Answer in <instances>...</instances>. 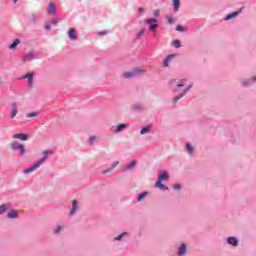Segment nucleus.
<instances>
[{
    "label": "nucleus",
    "mask_w": 256,
    "mask_h": 256,
    "mask_svg": "<svg viewBox=\"0 0 256 256\" xmlns=\"http://www.w3.org/2000/svg\"><path fill=\"white\" fill-rule=\"evenodd\" d=\"M39 167H41L39 162H36L32 166H30L29 168L25 169L23 171V173H24V175H29V173H33V172L37 171V169H39Z\"/></svg>",
    "instance_id": "15"
},
{
    "label": "nucleus",
    "mask_w": 256,
    "mask_h": 256,
    "mask_svg": "<svg viewBox=\"0 0 256 256\" xmlns=\"http://www.w3.org/2000/svg\"><path fill=\"white\" fill-rule=\"evenodd\" d=\"M146 32H147V29L142 28V29L136 34V39H137V40L141 39V37H143V35H145Z\"/></svg>",
    "instance_id": "33"
},
{
    "label": "nucleus",
    "mask_w": 256,
    "mask_h": 256,
    "mask_svg": "<svg viewBox=\"0 0 256 256\" xmlns=\"http://www.w3.org/2000/svg\"><path fill=\"white\" fill-rule=\"evenodd\" d=\"M240 85L242 87H249V85H251V78L250 79H244L240 82Z\"/></svg>",
    "instance_id": "34"
},
{
    "label": "nucleus",
    "mask_w": 256,
    "mask_h": 256,
    "mask_svg": "<svg viewBox=\"0 0 256 256\" xmlns=\"http://www.w3.org/2000/svg\"><path fill=\"white\" fill-rule=\"evenodd\" d=\"M250 81H251V83H252V82L255 83V82H256V75H253V76L250 78Z\"/></svg>",
    "instance_id": "48"
},
{
    "label": "nucleus",
    "mask_w": 256,
    "mask_h": 256,
    "mask_svg": "<svg viewBox=\"0 0 256 256\" xmlns=\"http://www.w3.org/2000/svg\"><path fill=\"white\" fill-rule=\"evenodd\" d=\"M185 151L188 155H195V148L193 147V145L191 144V142H187L186 143V148Z\"/></svg>",
    "instance_id": "22"
},
{
    "label": "nucleus",
    "mask_w": 256,
    "mask_h": 256,
    "mask_svg": "<svg viewBox=\"0 0 256 256\" xmlns=\"http://www.w3.org/2000/svg\"><path fill=\"white\" fill-rule=\"evenodd\" d=\"M174 191H181V189H183V186H181V184H175L173 186Z\"/></svg>",
    "instance_id": "42"
},
{
    "label": "nucleus",
    "mask_w": 256,
    "mask_h": 256,
    "mask_svg": "<svg viewBox=\"0 0 256 256\" xmlns=\"http://www.w3.org/2000/svg\"><path fill=\"white\" fill-rule=\"evenodd\" d=\"M97 35L99 37H104V35H107V31H99V32H97Z\"/></svg>",
    "instance_id": "46"
},
{
    "label": "nucleus",
    "mask_w": 256,
    "mask_h": 256,
    "mask_svg": "<svg viewBox=\"0 0 256 256\" xmlns=\"http://www.w3.org/2000/svg\"><path fill=\"white\" fill-rule=\"evenodd\" d=\"M166 21L169 23V25H174V23H177V18L173 16V14L166 15Z\"/></svg>",
    "instance_id": "25"
},
{
    "label": "nucleus",
    "mask_w": 256,
    "mask_h": 256,
    "mask_svg": "<svg viewBox=\"0 0 256 256\" xmlns=\"http://www.w3.org/2000/svg\"><path fill=\"white\" fill-rule=\"evenodd\" d=\"M46 11L48 15H57V6L53 2H50Z\"/></svg>",
    "instance_id": "17"
},
{
    "label": "nucleus",
    "mask_w": 256,
    "mask_h": 256,
    "mask_svg": "<svg viewBox=\"0 0 256 256\" xmlns=\"http://www.w3.org/2000/svg\"><path fill=\"white\" fill-rule=\"evenodd\" d=\"M26 117H28V119H31L33 117H39V112H30L26 115Z\"/></svg>",
    "instance_id": "38"
},
{
    "label": "nucleus",
    "mask_w": 256,
    "mask_h": 256,
    "mask_svg": "<svg viewBox=\"0 0 256 256\" xmlns=\"http://www.w3.org/2000/svg\"><path fill=\"white\" fill-rule=\"evenodd\" d=\"M12 151H19V155L23 157L25 155V146L17 141L11 143Z\"/></svg>",
    "instance_id": "7"
},
{
    "label": "nucleus",
    "mask_w": 256,
    "mask_h": 256,
    "mask_svg": "<svg viewBox=\"0 0 256 256\" xmlns=\"http://www.w3.org/2000/svg\"><path fill=\"white\" fill-rule=\"evenodd\" d=\"M13 139H20L21 141H28L29 135L23 133H17L13 135Z\"/></svg>",
    "instance_id": "24"
},
{
    "label": "nucleus",
    "mask_w": 256,
    "mask_h": 256,
    "mask_svg": "<svg viewBox=\"0 0 256 256\" xmlns=\"http://www.w3.org/2000/svg\"><path fill=\"white\" fill-rule=\"evenodd\" d=\"M142 107L143 106L141 104L136 103V104H132L131 109L132 111H141Z\"/></svg>",
    "instance_id": "35"
},
{
    "label": "nucleus",
    "mask_w": 256,
    "mask_h": 256,
    "mask_svg": "<svg viewBox=\"0 0 256 256\" xmlns=\"http://www.w3.org/2000/svg\"><path fill=\"white\" fill-rule=\"evenodd\" d=\"M226 243L230 247H239V238H237L235 236H230V237L226 238Z\"/></svg>",
    "instance_id": "11"
},
{
    "label": "nucleus",
    "mask_w": 256,
    "mask_h": 256,
    "mask_svg": "<svg viewBox=\"0 0 256 256\" xmlns=\"http://www.w3.org/2000/svg\"><path fill=\"white\" fill-rule=\"evenodd\" d=\"M241 11H243V7H241L238 11H235L233 13L228 14L224 20L229 21L231 19H235V17L239 16L241 14Z\"/></svg>",
    "instance_id": "20"
},
{
    "label": "nucleus",
    "mask_w": 256,
    "mask_h": 256,
    "mask_svg": "<svg viewBox=\"0 0 256 256\" xmlns=\"http://www.w3.org/2000/svg\"><path fill=\"white\" fill-rule=\"evenodd\" d=\"M144 23H146V25H149V31H152V33H155V31H157V27H159V21L155 18H147L144 20Z\"/></svg>",
    "instance_id": "6"
},
{
    "label": "nucleus",
    "mask_w": 256,
    "mask_h": 256,
    "mask_svg": "<svg viewBox=\"0 0 256 256\" xmlns=\"http://www.w3.org/2000/svg\"><path fill=\"white\" fill-rule=\"evenodd\" d=\"M185 253H187V244L181 243L179 248H178L177 255L178 256H184Z\"/></svg>",
    "instance_id": "21"
},
{
    "label": "nucleus",
    "mask_w": 256,
    "mask_h": 256,
    "mask_svg": "<svg viewBox=\"0 0 256 256\" xmlns=\"http://www.w3.org/2000/svg\"><path fill=\"white\" fill-rule=\"evenodd\" d=\"M35 78V73L28 72L26 75L22 77V79H27L28 87H33V79Z\"/></svg>",
    "instance_id": "12"
},
{
    "label": "nucleus",
    "mask_w": 256,
    "mask_h": 256,
    "mask_svg": "<svg viewBox=\"0 0 256 256\" xmlns=\"http://www.w3.org/2000/svg\"><path fill=\"white\" fill-rule=\"evenodd\" d=\"M11 207L10 204H2L0 206V215H3L6 210H8Z\"/></svg>",
    "instance_id": "31"
},
{
    "label": "nucleus",
    "mask_w": 256,
    "mask_h": 256,
    "mask_svg": "<svg viewBox=\"0 0 256 256\" xmlns=\"http://www.w3.org/2000/svg\"><path fill=\"white\" fill-rule=\"evenodd\" d=\"M35 59H39V55L36 52L30 51L21 57L22 63H31L35 61Z\"/></svg>",
    "instance_id": "4"
},
{
    "label": "nucleus",
    "mask_w": 256,
    "mask_h": 256,
    "mask_svg": "<svg viewBox=\"0 0 256 256\" xmlns=\"http://www.w3.org/2000/svg\"><path fill=\"white\" fill-rule=\"evenodd\" d=\"M64 229H65V225H58L53 228V233H54V235H59V233L61 231H63Z\"/></svg>",
    "instance_id": "29"
},
{
    "label": "nucleus",
    "mask_w": 256,
    "mask_h": 256,
    "mask_svg": "<svg viewBox=\"0 0 256 256\" xmlns=\"http://www.w3.org/2000/svg\"><path fill=\"white\" fill-rule=\"evenodd\" d=\"M44 29H46V31H51V22L50 21L45 22Z\"/></svg>",
    "instance_id": "41"
},
{
    "label": "nucleus",
    "mask_w": 256,
    "mask_h": 256,
    "mask_svg": "<svg viewBox=\"0 0 256 256\" xmlns=\"http://www.w3.org/2000/svg\"><path fill=\"white\" fill-rule=\"evenodd\" d=\"M160 11L159 10H154V17H159Z\"/></svg>",
    "instance_id": "47"
},
{
    "label": "nucleus",
    "mask_w": 256,
    "mask_h": 256,
    "mask_svg": "<svg viewBox=\"0 0 256 256\" xmlns=\"http://www.w3.org/2000/svg\"><path fill=\"white\" fill-rule=\"evenodd\" d=\"M176 31H179L180 33H185V31H187V28H185L181 25H177L176 26Z\"/></svg>",
    "instance_id": "39"
},
{
    "label": "nucleus",
    "mask_w": 256,
    "mask_h": 256,
    "mask_svg": "<svg viewBox=\"0 0 256 256\" xmlns=\"http://www.w3.org/2000/svg\"><path fill=\"white\" fill-rule=\"evenodd\" d=\"M175 57H177V54H169L166 56L163 60V67H169V63H171Z\"/></svg>",
    "instance_id": "19"
},
{
    "label": "nucleus",
    "mask_w": 256,
    "mask_h": 256,
    "mask_svg": "<svg viewBox=\"0 0 256 256\" xmlns=\"http://www.w3.org/2000/svg\"><path fill=\"white\" fill-rule=\"evenodd\" d=\"M8 219H19V213L15 210H11L7 214Z\"/></svg>",
    "instance_id": "27"
},
{
    "label": "nucleus",
    "mask_w": 256,
    "mask_h": 256,
    "mask_svg": "<svg viewBox=\"0 0 256 256\" xmlns=\"http://www.w3.org/2000/svg\"><path fill=\"white\" fill-rule=\"evenodd\" d=\"M20 43H21V40H19L18 38H16V39L13 41V43L8 46V49H9L10 51H15V49H17V46H18Z\"/></svg>",
    "instance_id": "26"
},
{
    "label": "nucleus",
    "mask_w": 256,
    "mask_h": 256,
    "mask_svg": "<svg viewBox=\"0 0 256 256\" xmlns=\"http://www.w3.org/2000/svg\"><path fill=\"white\" fill-rule=\"evenodd\" d=\"M19 0H12V3H14V5L18 2Z\"/></svg>",
    "instance_id": "49"
},
{
    "label": "nucleus",
    "mask_w": 256,
    "mask_h": 256,
    "mask_svg": "<svg viewBox=\"0 0 256 256\" xmlns=\"http://www.w3.org/2000/svg\"><path fill=\"white\" fill-rule=\"evenodd\" d=\"M67 35L70 41H77V39H79V36H77V29L75 28H70Z\"/></svg>",
    "instance_id": "13"
},
{
    "label": "nucleus",
    "mask_w": 256,
    "mask_h": 256,
    "mask_svg": "<svg viewBox=\"0 0 256 256\" xmlns=\"http://www.w3.org/2000/svg\"><path fill=\"white\" fill-rule=\"evenodd\" d=\"M37 19H39V16L37 14H31L30 15L31 23H37Z\"/></svg>",
    "instance_id": "37"
},
{
    "label": "nucleus",
    "mask_w": 256,
    "mask_h": 256,
    "mask_svg": "<svg viewBox=\"0 0 256 256\" xmlns=\"http://www.w3.org/2000/svg\"><path fill=\"white\" fill-rule=\"evenodd\" d=\"M42 155H43V157L37 161L40 166L43 165L45 163V161H47V158L49 157V155H53V151L46 150L42 153Z\"/></svg>",
    "instance_id": "14"
},
{
    "label": "nucleus",
    "mask_w": 256,
    "mask_h": 256,
    "mask_svg": "<svg viewBox=\"0 0 256 256\" xmlns=\"http://www.w3.org/2000/svg\"><path fill=\"white\" fill-rule=\"evenodd\" d=\"M18 107L19 106L17 105V102L11 103V114H10L11 119H15V117H17V113H19Z\"/></svg>",
    "instance_id": "16"
},
{
    "label": "nucleus",
    "mask_w": 256,
    "mask_h": 256,
    "mask_svg": "<svg viewBox=\"0 0 256 256\" xmlns=\"http://www.w3.org/2000/svg\"><path fill=\"white\" fill-rule=\"evenodd\" d=\"M111 171H113V168L109 167L102 171V175H107V173H111Z\"/></svg>",
    "instance_id": "44"
},
{
    "label": "nucleus",
    "mask_w": 256,
    "mask_h": 256,
    "mask_svg": "<svg viewBox=\"0 0 256 256\" xmlns=\"http://www.w3.org/2000/svg\"><path fill=\"white\" fill-rule=\"evenodd\" d=\"M60 21H61V18H53V19L51 20L52 25H57Z\"/></svg>",
    "instance_id": "43"
},
{
    "label": "nucleus",
    "mask_w": 256,
    "mask_h": 256,
    "mask_svg": "<svg viewBox=\"0 0 256 256\" xmlns=\"http://www.w3.org/2000/svg\"><path fill=\"white\" fill-rule=\"evenodd\" d=\"M97 139H99V136H90L89 139H88V143L89 145H93L95 143V141H97Z\"/></svg>",
    "instance_id": "36"
},
{
    "label": "nucleus",
    "mask_w": 256,
    "mask_h": 256,
    "mask_svg": "<svg viewBox=\"0 0 256 256\" xmlns=\"http://www.w3.org/2000/svg\"><path fill=\"white\" fill-rule=\"evenodd\" d=\"M117 165H119V161L112 162L110 169H112V171H113V169H115V167H117Z\"/></svg>",
    "instance_id": "45"
},
{
    "label": "nucleus",
    "mask_w": 256,
    "mask_h": 256,
    "mask_svg": "<svg viewBox=\"0 0 256 256\" xmlns=\"http://www.w3.org/2000/svg\"><path fill=\"white\" fill-rule=\"evenodd\" d=\"M163 181H169V173H167V171H163L158 174V181L155 183V187L160 189V191H168L169 187L165 186Z\"/></svg>",
    "instance_id": "1"
},
{
    "label": "nucleus",
    "mask_w": 256,
    "mask_h": 256,
    "mask_svg": "<svg viewBox=\"0 0 256 256\" xmlns=\"http://www.w3.org/2000/svg\"><path fill=\"white\" fill-rule=\"evenodd\" d=\"M152 129H153V126L146 125L141 128L140 135H149V133H151Z\"/></svg>",
    "instance_id": "23"
},
{
    "label": "nucleus",
    "mask_w": 256,
    "mask_h": 256,
    "mask_svg": "<svg viewBox=\"0 0 256 256\" xmlns=\"http://www.w3.org/2000/svg\"><path fill=\"white\" fill-rule=\"evenodd\" d=\"M168 85L170 87H172L173 93H179V89H181V87H185V85H187V79L186 78H181V79L173 78L168 82Z\"/></svg>",
    "instance_id": "2"
},
{
    "label": "nucleus",
    "mask_w": 256,
    "mask_h": 256,
    "mask_svg": "<svg viewBox=\"0 0 256 256\" xmlns=\"http://www.w3.org/2000/svg\"><path fill=\"white\" fill-rule=\"evenodd\" d=\"M77 211H79V202H77V200H74L72 202V207L70 209L69 216L73 217V215H75V213H77Z\"/></svg>",
    "instance_id": "18"
},
{
    "label": "nucleus",
    "mask_w": 256,
    "mask_h": 256,
    "mask_svg": "<svg viewBox=\"0 0 256 256\" xmlns=\"http://www.w3.org/2000/svg\"><path fill=\"white\" fill-rule=\"evenodd\" d=\"M128 127H129V124H125V123L117 124L116 126L112 127V133H114V135H120V133H123V131L127 130Z\"/></svg>",
    "instance_id": "9"
},
{
    "label": "nucleus",
    "mask_w": 256,
    "mask_h": 256,
    "mask_svg": "<svg viewBox=\"0 0 256 256\" xmlns=\"http://www.w3.org/2000/svg\"><path fill=\"white\" fill-rule=\"evenodd\" d=\"M172 46H174L175 49H180L183 45L180 40L176 39L172 41Z\"/></svg>",
    "instance_id": "32"
},
{
    "label": "nucleus",
    "mask_w": 256,
    "mask_h": 256,
    "mask_svg": "<svg viewBox=\"0 0 256 256\" xmlns=\"http://www.w3.org/2000/svg\"><path fill=\"white\" fill-rule=\"evenodd\" d=\"M145 14V8L139 7L138 8V17H142Z\"/></svg>",
    "instance_id": "40"
},
{
    "label": "nucleus",
    "mask_w": 256,
    "mask_h": 256,
    "mask_svg": "<svg viewBox=\"0 0 256 256\" xmlns=\"http://www.w3.org/2000/svg\"><path fill=\"white\" fill-rule=\"evenodd\" d=\"M148 195H149L148 191H144V192L140 193L137 197L138 203H141V201H143V199H145Z\"/></svg>",
    "instance_id": "30"
},
{
    "label": "nucleus",
    "mask_w": 256,
    "mask_h": 256,
    "mask_svg": "<svg viewBox=\"0 0 256 256\" xmlns=\"http://www.w3.org/2000/svg\"><path fill=\"white\" fill-rule=\"evenodd\" d=\"M141 73H145V70L141 68H135L134 70L122 73L121 77H123V79H134V77L141 75Z\"/></svg>",
    "instance_id": "3"
},
{
    "label": "nucleus",
    "mask_w": 256,
    "mask_h": 256,
    "mask_svg": "<svg viewBox=\"0 0 256 256\" xmlns=\"http://www.w3.org/2000/svg\"><path fill=\"white\" fill-rule=\"evenodd\" d=\"M137 169V160H132L122 167L123 173H129Z\"/></svg>",
    "instance_id": "8"
},
{
    "label": "nucleus",
    "mask_w": 256,
    "mask_h": 256,
    "mask_svg": "<svg viewBox=\"0 0 256 256\" xmlns=\"http://www.w3.org/2000/svg\"><path fill=\"white\" fill-rule=\"evenodd\" d=\"M126 237H129V232H123L121 234H118L117 236H114L112 238L113 243H121L126 239Z\"/></svg>",
    "instance_id": "10"
},
{
    "label": "nucleus",
    "mask_w": 256,
    "mask_h": 256,
    "mask_svg": "<svg viewBox=\"0 0 256 256\" xmlns=\"http://www.w3.org/2000/svg\"><path fill=\"white\" fill-rule=\"evenodd\" d=\"M191 87H193L192 85L187 86L184 90H182L179 94H177L176 96H174L172 98V105H177V103H179L180 99H183V97H185V95H187L188 92L191 91Z\"/></svg>",
    "instance_id": "5"
},
{
    "label": "nucleus",
    "mask_w": 256,
    "mask_h": 256,
    "mask_svg": "<svg viewBox=\"0 0 256 256\" xmlns=\"http://www.w3.org/2000/svg\"><path fill=\"white\" fill-rule=\"evenodd\" d=\"M172 5L174 7V13L179 11V7H181V0H172Z\"/></svg>",
    "instance_id": "28"
}]
</instances>
